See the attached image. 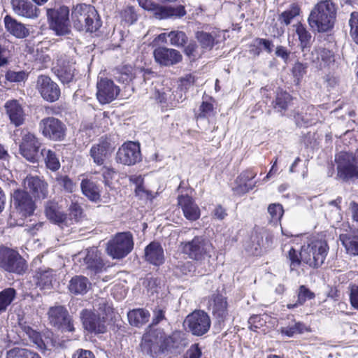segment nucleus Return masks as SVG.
Wrapping results in <instances>:
<instances>
[{
    "label": "nucleus",
    "mask_w": 358,
    "mask_h": 358,
    "mask_svg": "<svg viewBox=\"0 0 358 358\" xmlns=\"http://www.w3.org/2000/svg\"><path fill=\"white\" fill-rule=\"evenodd\" d=\"M81 189L85 196L93 201L100 199L99 189L93 180H82Z\"/></svg>",
    "instance_id": "nucleus-39"
},
{
    "label": "nucleus",
    "mask_w": 358,
    "mask_h": 358,
    "mask_svg": "<svg viewBox=\"0 0 358 358\" xmlns=\"http://www.w3.org/2000/svg\"><path fill=\"white\" fill-rule=\"evenodd\" d=\"M141 347L144 353L151 357H154L157 352L156 345L150 339L147 338H143Z\"/></svg>",
    "instance_id": "nucleus-60"
},
{
    "label": "nucleus",
    "mask_w": 358,
    "mask_h": 358,
    "mask_svg": "<svg viewBox=\"0 0 358 358\" xmlns=\"http://www.w3.org/2000/svg\"><path fill=\"white\" fill-rule=\"evenodd\" d=\"M6 113L10 123L15 127L22 125L26 120V113L17 100H10L5 103Z\"/></svg>",
    "instance_id": "nucleus-23"
},
{
    "label": "nucleus",
    "mask_w": 358,
    "mask_h": 358,
    "mask_svg": "<svg viewBox=\"0 0 358 358\" xmlns=\"http://www.w3.org/2000/svg\"><path fill=\"white\" fill-rule=\"evenodd\" d=\"M24 187L38 199H45L48 196V184L45 180H23Z\"/></svg>",
    "instance_id": "nucleus-33"
},
{
    "label": "nucleus",
    "mask_w": 358,
    "mask_h": 358,
    "mask_svg": "<svg viewBox=\"0 0 358 358\" xmlns=\"http://www.w3.org/2000/svg\"><path fill=\"white\" fill-rule=\"evenodd\" d=\"M13 12L18 16L34 20L39 17L41 10L28 0H11Z\"/></svg>",
    "instance_id": "nucleus-21"
},
{
    "label": "nucleus",
    "mask_w": 358,
    "mask_h": 358,
    "mask_svg": "<svg viewBox=\"0 0 358 358\" xmlns=\"http://www.w3.org/2000/svg\"><path fill=\"white\" fill-rule=\"evenodd\" d=\"M0 268L9 273L22 274L27 269V265L17 251L0 246Z\"/></svg>",
    "instance_id": "nucleus-6"
},
{
    "label": "nucleus",
    "mask_w": 358,
    "mask_h": 358,
    "mask_svg": "<svg viewBox=\"0 0 358 358\" xmlns=\"http://www.w3.org/2000/svg\"><path fill=\"white\" fill-rule=\"evenodd\" d=\"M292 100V98L289 93L284 91L278 92L274 101V108L280 113H284L287 110Z\"/></svg>",
    "instance_id": "nucleus-42"
},
{
    "label": "nucleus",
    "mask_w": 358,
    "mask_h": 358,
    "mask_svg": "<svg viewBox=\"0 0 358 358\" xmlns=\"http://www.w3.org/2000/svg\"><path fill=\"white\" fill-rule=\"evenodd\" d=\"M116 80L122 83H128L134 78L133 68L131 66H124L117 69L114 74Z\"/></svg>",
    "instance_id": "nucleus-48"
},
{
    "label": "nucleus",
    "mask_w": 358,
    "mask_h": 358,
    "mask_svg": "<svg viewBox=\"0 0 358 358\" xmlns=\"http://www.w3.org/2000/svg\"><path fill=\"white\" fill-rule=\"evenodd\" d=\"M22 331L28 336L31 341L41 350H50L55 346L52 338V333L48 331L43 335L25 324H20Z\"/></svg>",
    "instance_id": "nucleus-17"
},
{
    "label": "nucleus",
    "mask_w": 358,
    "mask_h": 358,
    "mask_svg": "<svg viewBox=\"0 0 358 358\" xmlns=\"http://www.w3.org/2000/svg\"><path fill=\"white\" fill-rule=\"evenodd\" d=\"M287 258L289 261L290 271H296L299 274L298 268H299L301 262H303L301 258L300 253L298 254L295 249L291 248L288 252Z\"/></svg>",
    "instance_id": "nucleus-55"
},
{
    "label": "nucleus",
    "mask_w": 358,
    "mask_h": 358,
    "mask_svg": "<svg viewBox=\"0 0 358 358\" xmlns=\"http://www.w3.org/2000/svg\"><path fill=\"white\" fill-rule=\"evenodd\" d=\"M210 324V317L205 311L201 310L189 314L184 321V325L187 327L189 331L197 336L206 334Z\"/></svg>",
    "instance_id": "nucleus-10"
},
{
    "label": "nucleus",
    "mask_w": 358,
    "mask_h": 358,
    "mask_svg": "<svg viewBox=\"0 0 358 358\" xmlns=\"http://www.w3.org/2000/svg\"><path fill=\"white\" fill-rule=\"evenodd\" d=\"M3 22L6 29L18 38H24L29 35V29L10 15L4 17Z\"/></svg>",
    "instance_id": "nucleus-25"
},
{
    "label": "nucleus",
    "mask_w": 358,
    "mask_h": 358,
    "mask_svg": "<svg viewBox=\"0 0 358 358\" xmlns=\"http://www.w3.org/2000/svg\"><path fill=\"white\" fill-rule=\"evenodd\" d=\"M66 126L59 119L48 117L39 122V130L45 138L53 141L63 140L66 135Z\"/></svg>",
    "instance_id": "nucleus-13"
},
{
    "label": "nucleus",
    "mask_w": 358,
    "mask_h": 358,
    "mask_svg": "<svg viewBox=\"0 0 358 358\" xmlns=\"http://www.w3.org/2000/svg\"><path fill=\"white\" fill-rule=\"evenodd\" d=\"M187 344L186 334L181 331H176L164 338L160 348L162 352H180Z\"/></svg>",
    "instance_id": "nucleus-20"
},
{
    "label": "nucleus",
    "mask_w": 358,
    "mask_h": 358,
    "mask_svg": "<svg viewBox=\"0 0 358 358\" xmlns=\"http://www.w3.org/2000/svg\"><path fill=\"white\" fill-rule=\"evenodd\" d=\"M6 358H41V356L27 348H13L6 353Z\"/></svg>",
    "instance_id": "nucleus-41"
},
{
    "label": "nucleus",
    "mask_w": 358,
    "mask_h": 358,
    "mask_svg": "<svg viewBox=\"0 0 358 358\" xmlns=\"http://www.w3.org/2000/svg\"><path fill=\"white\" fill-rule=\"evenodd\" d=\"M338 174L343 179L358 178V159L356 154L340 152L336 155Z\"/></svg>",
    "instance_id": "nucleus-9"
},
{
    "label": "nucleus",
    "mask_w": 358,
    "mask_h": 358,
    "mask_svg": "<svg viewBox=\"0 0 358 358\" xmlns=\"http://www.w3.org/2000/svg\"><path fill=\"white\" fill-rule=\"evenodd\" d=\"M121 16L123 20L127 24H132L137 20V14L133 6H127L121 13Z\"/></svg>",
    "instance_id": "nucleus-59"
},
{
    "label": "nucleus",
    "mask_w": 358,
    "mask_h": 358,
    "mask_svg": "<svg viewBox=\"0 0 358 358\" xmlns=\"http://www.w3.org/2000/svg\"><path fill=\"white\" fill-rule=\"evenodd\" d=\"M253 180H234V185H231L232 190L237 194H242L248 192L255 186Z\"/></svg>",
    "instance_id": "nucleus-52"
},
{
    "label": "nucleus",
    "mask_w": 358,
    "mask_h": 358,
    "mask_svg": "<svg viewBox=\"0 0 358 358\" xmlns=\"http://www.w3.org/2000/svg\"><path fill=\"white\" fill-rule=\"evenodd\" d=\"M45 214L47 217L56 223H62L66 218V215L62 213L57 203L48 202L45 206Z\"/></svg>",
    "instance_id": "nucleus-37"
},
{
    "label": "nucleus",
    "mask_w": 358,
    "mask_h": 358,
    "mask_svg": "<svg viewBox=\"0 0 358 358\" xmlns=\"http://www.w3.org/2000/svg\"><path fill=\"white\" fill-rule=\"evenodd\" d=\"M95 173H101L104 179L115 178L117 176V172L113 168L108 166L100 168V170L95 171Z\"/></svg>",
    "instance_id": "nucleus-62"
},
{
    "label": "nucleus",
    "mask_w": 358,
    "mask_h": 358,
    "mask_svg": "<svg viewBox=\"0 0 358 358\" xmlns=\"http://www.w3.org/2000/svg\"><path fill=\"white\" fill-rule=\"evenodd\" d=\"M119 164L132 166L141 161L140 144L138 142L127 141L118 149L115 157Z\"/></svg>",
    "instance_id": "nucleus-12"
},
{
    "label": "nucleus",
    "mask_w": 358,
    "mask_h": 358,
    "mask_svg": "<svg viewBox=\"0 0 358 358\" xmlns=\"http://www.w3.org/2000/svg\"><path fill=\"white\" fill-rule=\"evenodd\" d=\"M350 35L355 43L358 44V12H352L348 21Z\"/></svg>",
    "instance_id": "nucleus-54"
},
{
    "label": "nucleus",
    "mask_w": 358,
    "mask_h": 358,
    "mask_svg": "<svg viewBox=\"0 0 358 358\" xmlns=\"http://www.w3.org/2000/svg\"><path fill=\"white\" fill-rule=\"evenodd\" d=\"M315 296V294L305 285H301L299 287L297 300L300 305H303L307 300L314 299Z\"/></svg>",
    "instance_id": "nucleus-58"
},
{
    "label": "nucleus",
    "mask_w": 358,
    "mask_h": 358,
    "mask_svg": "<svg viewBox=\"0 0 358 358\" xmlns=\"http://www.w3.org/2000/svg\"><path fill=\"white\" fill-rule=\"evenodd\" d=\"M71 19L75 29L93 33L101 26V22L95 8L91 5L81 3L74 7Z\"/></svg>",
    "instance_id": "nucleus-2"
},
{
    "label": "nucleus",
    "mask_w": 358,
    "mask_h": 358,
    "mask_svg": "<svg viewBox=\"0 0 358 358\" xmlns=\"http://www.w3.org/2000/svg\"><path fill=\"white\" fill-rule=\"evenodd\" d=\"M15 294L16 292L13 288H6L0 292V313L6 311L15 299Z\"/></svg>",
    "instance_id": "nucleus-43"
},
{
    "label": "nucleus",
    "mask_w": 358,
    "mask_h": 358,
    "mask_svg": "<svg viewBox=\"0 0 358 358\" xmlns=\"http://www.w3.org/2000/svg\"><path fill=\"white\" fill-rule=\"evenodd\" d=\"M340 241L345 247L347 253L351 255H358V236L341 234Z\"/></svg>",
    "instance_id": "nucleus-38"
},
{
    "label": "nucleus",
    "mask_w": 358,
    "mask_h": 358,
    "mask_svg": "<svg viewBox=\"0 0 358 358\" xmlns=\"http://www.w3.org/2000/svg\"><path fill=\"white\" fill-rule=\"evenodd\" d=\"M178 203L181 208L184 216L188 220L196 221L200 217V209L189 195L181 194L178 196Z\"/></svg>",
    "instance_id": "nucleus-22"
},
{
    "label": "nucleus",
    "mask_w": 358,
    "mask_h": 358,
    "mask_svg": "<svg viewBox=\"0 0 358 358\" xmlns=\"http://www.w3.org/2000/svg\"><path fill=\"white\" fill-rule=\"evenodd\" d=\"M145 260L155 266L162 265L164 262V252L160 243L151 242L145 248Z\"/></svg>",
    "instance_id": "nucleus-24"
},
{
    "label": "nucleus",
    "mask_w": 358,
    "mask_h": 358,
    "mask_svg": "<svg viewBox=\"0 0 358 358\" xmlns=\"http://www.w3.org/2000/svg\"><path fill=\"white\" fill-rule=\"evenodd\" d=\"M72 358H95V357L90 350L78 349L73 354Z\"/></svg>",
    "instance_id": "nucleus-64"
},
{
    "label": "nucleus",
    "mask_w": 358,
    "mask_h": 358,
    "mask_svg": "<svg viewBox=\"0 0 358 358\" xmlns=\"http://www.w3.org/2000/svg\"><path fill=\"white\" fill-rule=\"evenodd\" d=\"M36 88L43 99L54 102L60 96V89L57 84L47 76H40L36 82Z\"/></svg>",
    "instance_id": "nucleus-18"
},
{
    "label": "nucleus",
    "mask_w": 358,
    "mask_h": 358,
    "mask_svg": "<svg viewBox=\"0 0 358 358\" xmlns=\"http://www.w3.org/2000/svg\"><path fill=\"white\" fill-rule=\"evenodd\" d=\"M54 69L55 74L63 83L67 84L73 81L76 70L73 62L59 59Z\"/></svg>",
    "instance_id": "nucleus-28"
},
{
    "label": "nucleus",
    "mask_w": 358,
    "mask_h": 358,
    "mask_svg": "<svg viewBox=\"0 0 358 358\" xmlns=\"http://www.w3.org/2000/svg\"><path fill=\"white\" fill-rule=\"evenodd\" d=\"M80 317L84 329L88 332L95 334L106 332L107 319L104 315L101 316L90 310L84 309L80 312Z\"/></svg>",
    "instance_id": "nucleus-14"
},
{
    "label": "nucleus",
    "mask_w": 358,
    "mask_h": 358,
    "mask_svg": "<svg viewBox=\"0 0 358 358\" xmlns=\"http://www.w3.org/2000/svg\"><path fill=\"white\" fill-rule=\"evenodd\" d=\"M306 329L305 324L302 322H295L292 325L287 327H282L280 328V331L282 335L287 337H292L296 334H302Z\"/></svg>",
    "instance_id": "nucleus-50"
},
{
    "label": "nucleus",
    "mask_w": 358,
    "mask_h": 358,
    "mask_svg": "<svg viewBox=\"0 0 358 358\" xmlns=\"http://www.w3.org/2000/svg\"><path fill=\"white\" fill-rule=\"evenodd\" d=\"M47 17L50 26L57 35H66L71 31L69 9L66 6L57 8H48Z\"/></svg>",
    "instance_id": "nucleus-7"
},
{
    "label": "nucleus",
    "mask_w": 358,
    "mask_h": 358,
    "mask_svg": "<svg viewBox=\"0 0 358 358\" xmlns=\"http://www.w3.org/2000/svg\"><path fill=\"white\" fill-rule=\"evenodd\" d=\"M176 268L183 275L191 274L195 271V266L190 261L179 262L176 266Z\"/></svg>",
    "instance_id": "nucleus-61"
},
{
    "label": "nucleus",
    "mask_w": 358,
    "mask_h": 358,
    "mask_svg": "<svg viewBox=\"0 0 358 358\" xmlns=\"http://www.w3.org/2000/svg\"><path fill=\"white\" fill-rule=\"evenodd\" d=\"M50 324L62 331L73 332L75 329L67 309L61 305L52 306L48 311Z\"/></svg>",
    "instance_id": "nucleus-11"
},
{
    "label": "nucleus",
    "mask_w": 358,
    "mask_h": 358,
    "mask_svg": "<svg viewBox=\"0 0 358 358\" xmlns=\"http://www.w3.org/2000/svg\"><path fill=\"white\" fill-rule=\"evenodd\" d=\"M196 38L203 50H210L214 46L215 37L208 32L197 31Z\"/></svg>",
    "instance_id": "nucleus-44"
},
{
    "label": "nucleus",
    "mask_w": 358,
    "mask_h": 358,
    "mask_svg": "<svg viewBox=\"0 0 358 358\" xmlns=\"http://www.w3.org/2000/svg\"><path fill=\"white\" fill-rule=\"evenodd\" d=\"M328 251L329 245L326 241L313 239L301 247L300 256L306 264L312 268H318L324 264Z\"/></svg>",
    "instance_id": "nucleus-4"
},
{
    "label": "nucleus",
    "mask_w": 358,
    "mask_h": 358,
    "mask_svg": "<svg viewBox=\"0 0 358 358\" xmlns=\"http://www.w3.org/2000/svg\"><path fill=\"white\" fill-rule=\"evenodd\" d=\"M96 314L104 315L107 319L108 315L111 312V307L104 298L96 299L94 304V311Z\"/></svg>",
    "instance_id": "nucleus-49"
},
{
    "label": "nucleus",
    "mask_w": 358,
    "mask_h": 358,
    "mask_svg": "<svg viewBox=\"0 0 358 358\" xmlns=\"http://www.w3.org/2000/svg\"><path fill=\"white\" fill-rule=\"evenodd\" d=\"M91 283L88 278L83 275H75L73 277L68 285L69 292L75 295H84L86 294Z\"/></svg>",
    "instance_id": "nucleus-30"
},
{
    "label": "nucleus",
    "mask_w": 358,
    "mask_h": 358,
    "mask_svg": "<svg viewBox=\"0 0 358 358\" xmlns=\"http://www.w3.org/2000/svg\"><path fill=\"white\" fill-rule=\"evenodd\" d=\"M155 61L162 66H170L179 63L182 58L180 52L166 47H158L153 52Z\"/></svg>",
    "instance_id": "nucleus-19"
},
{
    "label": "nucleus",
    "mask_w": 358,
    "mask_h": 358,
    "mask_svg": "<svg viewBox=\"0 0 358 358\" xmlns=\"http://www.w3.org/2000/svg\"><path fill=\"white\" fill-rule=\"evenodd\" d=\"M22 140L19 144L20 154L27 161L35 163L41 158V143L34 134L22 131Z\"/></svg>",
    "instance_id": "nucleus-8"
},
{
    "label": "nucleus",
    "mask_w": 358,
    "mask_h": 358,
    "mask_svg": "<svg viewBox=\"0 0 358 358\" xmlns=\"http://www.w3.org/2000/svg\"><path fill=\"white\" fill-rule=\"evenodd\" d=\"M201 356V350L198 344H194L187 351L184 358H200Z\"/></svg>",
    "instance_id": "nucleus-63"
},
{
    "label": "nucleus",
    "mask_w": 358,
    "mask_h": 358,
    "mask_svg": "<svg viewBox=\"0 0 358 358\" xmlns=\"http://www.w3.org/2000/svg\"><path fill=\"white\" fill-rule=\"evenodd\" d=\"M11 197L14 208L21 217H27L34 214L36 204L27 192L15 189L11 194Z\"/></svg>",
    "instance_id": "nucleus-15"
},
{
    "label": "nucleus",
    "mask_w": 358,
    "mask_h": 358,
    "mask_svg": "<svg viewBox=\"0 0 358 358\" xmlns=\"http://www.w3.org/2000/svg\"><path fill=\"white\" fill-rule=\"evenodd\" d=\"M310 60L316 66L322 69L334 62V53L323 48H315L311 52Z\"/></svg>",
    "instance_id": "nucleus-26"
},
{
    "label": "nucleus",
    "mask_w": 358,
    "mask_h": 358,
    "mask_svg": "<svg viewBox=\"0 0 358 358\" xmlns=\"http://www.w3.org/2000/svg\"><path fill=\"white\" fill-rule=\"evenodd\" d=\"M134 248L133 236L130 232L117 233L110 239L106 251L113 259H120L127 256Z\"/></svg>",
    "instance_id": "nucleus-5"
},
{
    "label": "nucleus",
    "mask_w": 358,
    "mask_h": 358,
    "mask_svg": "<svg viewBox=\"0 0 358 358\" xmlns=\"http://www.w3.org/2000/svg\"><path fill=\"white\" fill-rule=\"evenodd\" d=\"M84 261L87 268L94 271V273L101 272L103 267V263L95 248L87 250Z\"/></svg>",
    "instance_id": "nucleus-34"
},
{
    "label": "nucleus",
    "mask_w": 358,
    "mask_h": 358,
    "mask_svg": "<svg viewBox=\"0 0 358 358\" xmlns=\"http://www.w3.org/2000/svg\"><path fill=\"white\" fill-rule=\"evenodd\" d=\"M111 151L110 143L106 141H103L92 147L90 155L95 163L102 164Z\"/></svg>",
    "instance_id": "nucleus-31"
},
{
    "label": "nucleus",
    "mask_w": 358,
    "mask_h": 358,
    "mask_svg": "<svg viewBox=\"0 0 358 358\" xmlns=\"http://www.w3.org/2000/svg\"><path fill=\"white\" fill-rule=\"evenodd\" d=\"M317 110L313 106H307L305 111L297 113L295 116L296 124L301 127H308L318 120Z\"/></svg>",
    "instance_id": "nucleus-32"
},
{
    "label": "nucleus",
    "mask_w": 358,
    "mask_h": 358,
    "mask_svg": "<svg viewBox=\"0 0 358 358\" xmlns=\"http://www.w3.org/2000/svg\"><path fill=\"white\" fill-rule=\"evenodd\" d=\"M153 11L155 17L159 20L169 17H181L186 15L185 8L182 5L173 7L156 4Z\"/></svg>",
    "instance_id": "nucleus-27"
},
{
    "label": "nucleus",
    "mask_w": 358,
    "mask_h": 358,
    "mask_svg": "<svg viewBox=\"0 0 358 358\" xmlns=\"http://www.w3.org/2000/svg\"><path fill=\"white\" fill-rule=\"evenodd\" d=\"M127 316L131 325L140 327L148 322L150 315L148 310L138 308L129 311Z\"/></svg>",
    "instance_id": "nucleus-36"
},
{
    "label": "nucleus",
    "mask_w": 358,
    "mask_h": 358,
    "mask_svg": "<svg viewBox=\"0 0 358 358\" xmlns=\"http://www.w3.org/2000/svg\"><path fill=\"white\" fill-rule=\"evenodd\" d=\"M212 311L214 317L219 322H224L228 316L227 299L221 294H214L212 296Z\"/></svg>",
    "instance_id": "nucleus-29"
},
{
    "label": "nucleus",
    "mask_w": 358,
    "mask_h": 358,
    "mask_svg": "<svg viewBox=\"0 0 358 358\" xmlns=\"http://www.w3.org/2000/svg\"><path fill=\"white\" fill-rule=\"evenodd\" d=\"M36 278L38 287L41 289H49L54 279V271L52 269L41 270L37 273Z\"/></svg>",
    "instance_id": "nucleus-40"
},
{
    "label": "nucleus",
    "mask_w": 358,
    "mask_h": 358,
    "mask_svg": "<svg viewBox=\"0 0 358 358\" xmlns=\"http://www.w3.org/2000/svg\"><path fill=\"white\" fill-rule=\"evenodd\" d=\"M271 237L268 234L266 236V241H264V235L261 233H255L252 237V245L255 249V254L260 253L262 248H268L271 245L270 238Z\"/></svg>",
    "instance_id": "nucleus-46"
},
{
    "label": "nucleus",
    "mask_w": 358,
    "mask_h": 358,
    "mask_svg": "<svg viewBox=\"0 0 358 358\" xmlns=\"http://www.w3.org/2000/svg\"><path fill=\"white\" fill-rule=\"evenodd\" d=\"M96 88V98L101 104L110 103L120 92V87L108 78H101L97 82Z\"/></svg>",
    "instance_id": "nucleus-16"
},
{
    "label": "nucleus",
    "mask_w": 358,
    "mask_h": 358,
    "mask_svg": "<svg viewBox=\"0 0 358 358\" xmlns=\"http://www.w3.org/2000/svg\"><path fill=\"white\" fill-rule=\"evenodd\" d=\"M170 38V43L175 46H183L187 41L186 34L181 31H172L167 34Z\"/></svg>",
    "instance_id": "nucleus-53"
},
{
    "label": "nucleus",
    "mask_w": 358,
    "mask_h": 358,
    "mask_svg": "<svg viewBox=\"0 0 358 358\" xmlns=\"http://www.w3.org/2000/svg\"><path fill=\"white\" fill-rule=\"evenodd\" d=\"M182 252L196 262L210 259L215 254L212 243L203 236H194L191 241L180 243Z\"/></svg>",
    "instance_id": "nucleus-3"
},
{
    "label": "nucleus",
    "mask_w": 358,
    "mask_h": 358,
    "mask_svg": "<svg viewBox=\"0 0 358 358\" xmlns=\"http://www.w3.org/2000/svg\"><path fill=\"white\" fill-rule=\"evenodd\" d=\"M43 157L45 159V162L48 169L56 171L59 166L60 164L57 158L55 153L50 150H41V157Z\"/></svg>",
    "instance_id": "nucleus-45"
},
{
    "label": "nucleus",
    "mask_w": 358,
    "mask_h": 358,
    "mask_svg": "<svg viewBox=\"0 0 358 358\" xmlns=\"http://www.w3.org/2000/svg\"><path fill=\"white\" fill-rule=\"evenodd\" d=\"M295 32L299 40V46L303 52L309 49L311 45L312 36L306 26L301 22L294 24Z\"/></svg>",
    "instance_id": "nucleus-35"
},
{
    "label": "nucleus",
    "mask_w": 358,
    "mask_h": 358,
    "mask_svg": "<svg viewBox=\"0 0 358 358\" xmlns=\"http://www.w3.org/2000/svg\"><path fill=\"white\" fill-rule=\"evenodd\" d=\"M268 213L269 214L270 222L276 224L280 222L284 213V210L281 204L271 203L268 207Z\"/></svg>",
    "instance_id": "nucleus-47"
},
{
    "label": "nucleus",
    "mask_w": 358,
    "mask_h": 358,
    "mask_svg": "<svg viewBox=\"0 0 358 358\" xmlns=\"http://www.w3.org/2000/svg\"><path fill=\"white\" fill-rule=\"evenodd\" d=\"M6 79L9 82L20 83L27 80L28 74L24 71H8L5 75Z\"/></svg>",
    "instance_id": "nucleus-57"
},
{
    "label": "nucleus",
    "mask_w": 358,
    "mask_h": 358,
    "mask_svg": "<svg viewBox=\"0 0 358 358\" xmlns=\"http://www.w3.org/2000/svg\"><path fill=\"white\" fill-rule=\"evenodd\" d=\"M299 13L300 8L296 4H292L289 9L280 14L279 20L285 24L288 25L295 17L299 15Z\"/></svg>",
    "instance_id": "nucleus-51"
},
{
    "label": "nucleus",
    "mask_w": 358,
    "mask_h": 358,
    "mask_svg": "<svg viewBox=\"0 0 358 358\" xmlns=\"http://www.w3.org/2000/svg\"><path fill=\"white\" fill-rule=\"evenodd\" d=\"M213 105L208 101H203L196 113V118H206L213 113Z\"/></svg>",
    "instance_id": "nucleus-56"
},
{
    "label": "nucleus",
    "mask_w": 358,
    "mask_h": 358,
    "mask_svg": "<svg viewBox=\"0 0 358 358\" xmlns=\"http://www.w3.org/2000/svg\"><path fill=\"white\" fill-rule=\"evenodd\" d=\"M337 7L332 0H322L315 5L308 18L314 31L323 33L330 31L334 25Z\"/></svg>",
    "instance_id": "nucleus-1"
}]
</instances>
